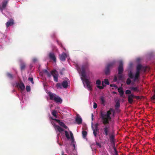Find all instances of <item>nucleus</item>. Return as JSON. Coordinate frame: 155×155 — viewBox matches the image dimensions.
<instances>
[{"instance_id":"nucleus-30","label":"nucleus","mask_w":155,"mask_h":155,"mask_svg":"<svg viewBox=\"0 0 155 155\" xmlns=\"http://www.w3.org/2000/svg\"><path fill=\"white\" fill-rule=\"evenodd\" d=\"M87 87L88 90H89L90 91H92V89L91 87V84L87 85Z\"/></svg>"},{"instance_id":"nucleus-12","label":"nucleus","mask_w":155,"mask_h":155,"mask_svg":"<svg viewBox=\"0 0 155 155\" xmlns=\"http://www.w3.org/2000/svg\"><path fill=\"white\" fill-rule=\"evenodd\" d=\"M18 86L20 88L21 91H22L25 90V86L22 82H20L18 84Z\"/></svg>"},{"instance_id":"nucleus-2","label":"nucleus","mask_w":155,"mask_h":155,"mask_svg":"<svg viewBox=\"0 0 155 155\" xmlns=\"http://www.w3.org/2000/svg\"><path fill=\"white\" fill-rule=\"evenodd\" d=\"M89 66L88 63H86L82 66L81 69L79 67L77 68V70L79 73H81V75L82 76L81 78V80L85 82L87 86L90 84L91 83L88 79L86 78V71H88V70Z\"/></svg>"},{"instance_id":"nucleus-31","label":"nucleus","mask_w":155,"mask_h":155,"mask_svg":"<svg viewBox=\"0 0 155 155\" xmlns=\"http://www.w3.org/2000/svg\"><path fill=\"white\" fill-rule=\"evenodd\" d=\"M131 81L129 78H128L126 81V84L127 85H129L130 84Z\"/></svg>"},{"instance_id":"nucleus-27","label":"nucleus","mask_w":155,"mask_h":155,"mask_svg":"<svg viewBox=\"0 0 155 155\" xmlns=\"http://www.w3.org/2000/svg\"><path fill=\"white\" fill-rule=\"evenodd\" d=\"M25 64L23 63L21 64L20 68L21 70H23L25 69Z\"/></svg>"},{"instance_id":"nucleus-55","label":"nucleus","mask_w":155,"mask_h":155,"mask_svg":"<svg viewBox=\"0 0 155 155\" xmlns=\"http://www.w3.org/2000/svg\"><path fill=\"white\" fill-rule=\"evenodd\" d=\"M60 74H63V73H62V71H61V72H60Z\"/></svg>"},{"instance_id":"nucleus-24","label":"nucleus","mask_w":155,"mask_h":155,"mask_svg":"<svg viewBox=\"0 0 155 155\" xmlns=\"http://www.w3.org/2000/svg\"><path fill=\"white\" fill-rule=\"evenodd\" d=\"M57 111L56 110H53L52 112V114L55 118L57 117Z\"/></svg>"},{"instance_id":"nucleus-23","label":"nucleus","mask_w":155,"mask_h":155,"mask_svg":"<svg viewBox=\"0 0 155 155\" xmlns=\"http://www.w3.org/2000/svg\"><path fill=\"white\" fill-rule=\"evenodd\" d=\"M7 76L9 78L11 79H13V75L9 73H7Z\"/></svg>"},{"instance_id":"nucleus-44","label":"nucleus","mask_w":155,"mask_h":155,"mask_svg":"<svg viewBox=\"0 0 155 155\" xmlns=\"http://www.w3.org/2000/svg\"><path fill=\"white\" fill-rule=\"evenodd\" d=\"M97 131H94L93 132V134L95 137H96L97 135Z\"/></svg>"},{"instance_id":"nucleus-57","label":"nucleus","mask_w":155,"mask_h":155,"mask_svg":"<svg viewBox=\"0 0 155 155\" xmlns=\"http://www.w3.org/2000/svg\"><path fill=\"white\" fill-rule=\"evenodd\" d=\"M73 145V146L74 147H75V145L74 144Z\"/></svg>"},{"instance_id":"nucleus-47","label":"nucleus","mask_w":155,"mask_h":155,"mask_svg":"<svg viewBox=\"0 0 155 155\" xmlns=\"http://www.w3.org/2000/svg\"><path fill=\"white\" fill-rule=\"evenodd\" d=\"M46 74H47V76L49 77H50L51 76V73L50 74L49 72L48 73H47Z\"/></svg>"},{"instance_id":"nucleus-42","label":"nucleus","mask_w":155,"mask_h":155,"mask_svg":"<svg viewBox=\"0 0 155 155\" xmlns=\"http://www.w3.org/2000/svg\"><path fill=\"white\" fill-rule=\"evenodd\" d=\"M96 145L98 146H99V147L101 148V145L100 143H98L97 142H96Z\"/></svg>"},{"instance_id":"nucleus-17","label":"nucleus","mask_w":155,"mask_h":155,"mask_svg":"<svg viewBox=\"0 0 155 155\" xmlns=\"http://www.w3.org/2000/svg\"><path fill=\"white\" fill-rule=\"evenodd\" d=\"M99 124L98 123H96L94 124V128L93 126H92V129L94 131H98L99 130L98 129V126Z\"/></svg>"},{"instance_id":"nucleus-36","label":"nucleus","mask_w":155,"mask_h":155,"mask_svg":"<svg viewBox=\"0 0 155 155\" xmlns=\"http://www.w3.org/2000/svg\"><path fill=\"white\" fill-rule=\"evenodd\" d=\"M125 93L126 94H130L131 93V91L129 90H126Z\"/></svg>"},{"instance_id":"nucleus-56","label":"nucleus","mask_w":155,"mask_h":155,"mask_svg":"<svg viewBox=\"0 0 155 155\" xmlns=\"http://www.w3.org/2000/svg\"><path fill=\"white\" fill-rule=\"evenodd\" d=\"M113 93H114V94H116V93H117L116 92H114Z\"/></svg>"},{"instance_id":"nucleus-52","label":"nucleus","mask_w":155,"mask_h":155,"mask_svg":"<svg viewBox=\"0 0 155 155\" xmlns=\"http://www.w3.org/2000/svg\"><path fill=\"white\" fill-rule=\"evenodd\" d=\"M92 120H93L94 115L93 114H91Z\"/></svg>"},{"instance_id":"nucleus-4","label":"nucleus","mask_w":155,"mask_h":155,"mask_svg":"<svg viewBox=\"0 0 155 155\" xmlns=\"http://www.w3.org/2000/svg\"><path fill=\"white\" fill-rule=\"evenodd\" d=\"M116 62L114 61L108 64L106 67L104 71L106 74L108 75L110 74V69L114 67L115 65Z\"/></svg>"},{"instance_id":"nucleus-54","label":"nucleus","mask_w":155,"mask_h":155,"mask_svg":"<svg viewBox=\"0 0 155 155\" xmlns=\"http://www.w3.org/2000/svg\"><path fill=\"white\" fill-rule=\"evenodd\" d=\"M62 155H67L66 154H64L63 152H62Z\"/></svg>"},{"instance_id":"nucleus-7","label":"nucleus","mask_w":155,"mask_h":155,"mask_svg":"<svg viewBox=\"0 0 155 155\" xmlns=\"http://www.w3.org/2000/svg\"><path fill=\"white\" fill-rule=\"evenodd\" d=\"M124 71L123 67V62L122 61H120L119 62V64L118 68V74H122Z\"/></svg>"},{"instance_id":"nucleus-15","label":"nucleus","mask_w":155,"mask_h":155,"mask_svg":"<svg viewBox=\"0 0 155 155\" xmlns=\"http://www.w3.org/2000/svg\"><path fill=\"white\" fill-rule=\"evenodd\" d=\"M75 121L78 124H81L82 123V119L78 114L77 115L75 118Z\"/></svg>"},{"instance_id":"nucleus-11","label":"nucleus","mask_w":155,"mask_h":155,"mask_svg":"<svg viewBox=\"0 0 155 155\" xmlns=\"http://www.w3.org/2000/svg\"><path fill=\"white\" fill-rule=\"evenodd\" d=\"M14 24V21L13 19H10L6 23V27H8L9 26H12Z\"/></svg>"},{"instance_id":"nucleus-41","label":"nucleus","mask_w":155,"mask_h":155,"mask_svg":"<svg viewBox=\"0 0 155 155\" xmlns=\"http://www.w3.org/2000/svg\"><path fill=\"white\" fill-rule=\"evenodd\" d=\"M97 87L99 89H102L104 88V86L103 85V86L97 85Z\"/></svg>"},{"instance_id":"nucleus-40","label":"nucleus","mask_w":155,"mask_h":155,"mask_svg":"<svg viewBox=\"0 0 155 155\" xmlns=\"http://www.w3.org/2000/svg\"><path fill=\"white\" fill-rule=\"evenodd\" d=\"M96 84H97L98 85H99L101 84V81L99 80H97L96 81Z\"/></svg>"},{"instance_id":"nucleus-48","label":"nucleus","mask_w":155,"mask_h":155,"mask_svg":"<svg viewBox=\"0 0 155 155\" xmlns=\"http://www.w3.org/2000/svg\"><path fill=\"white\" fill-rule=\"evenodd\" d=\"M43 71L44 73H46V74L48 72V71L47 70H45V69L44 70H43Z\"/></svg>"},{"instance_id":"nucleus-49","label":"nucleus","mask_w":155,"mask_h":155,"mask_svg":"<svg viewBox=\"0 0 155 155\" xmlns=\"http://www.w3.org/2000/svg\"><path fill=\"white\" fill-rule=\"evenodd\" d=\"M152 99L153 100H155V94L152 97Z\"/></svg>"},{"instance_id":"nucleus-32","label":"nucleus","mask_w":155,"mask_h":155,"mask_svg":"<svg viewBox=\"0 0 155 155\" xmlns=\"http://www.w3.org/2000/svg\"><path fill=\"white\" fill-rule=\"evenodd\" d=\"M26 90L27 92H29L31 90L30 87L29 86L27 85L26 86Z\"/></svg>"},{"instance_id":"nucleus-37","label":"nucleus","mask_w":155,"mask_h":155,"mask_svg":"<svg viewBox=\"0 0 155 155\" xmlns=\"http://www.w3.org/2000/svg\"><path fill=\"white\" fill-rule=\"evenodd\" d=\"M57 42L58 44L61 47L63 48H64V50H65V48L63 47V45L60 42H59V41H57Z\"/></svg>"},{"instance_id":"nucleus-38","label":"nucleus","mask_w":155,"mask_h":155,"mask_svg":"<svg viewBox=\"0 0 155 155\" xmlns=\"http://www.w3.org/2000/svg\"><path fill=\"white\" fill-rule=\"evenodd\" d=\"M70 133L71 140L74 139V137L71 131H70Z\"/></svg>"},{"instance_id":"nucleus-13","label":"nucleus","mask_w":155,"mask_h":155,"mask_svg":"<svg viewBox=\"0 0 155 155\" xmlns=\"http://www.w3.org/2000/svg\"><path fill=\"white\" fill-rule=\"evenodd\" d=\"M59 56L60 59L63 61H65V60L66 58L67 57L66 54L64 52L63 53L61 54H60Z\"/></svg>"},{"instance_id":"nucleus-3","label":"nucleus","mask_w":155,"mask_h":155,"mask_svg":"<svg viewBox=\"0 0 155 155\" xmlns=\"http://www.w3.org/2000/svg\"><path fill=\"white\" fill-rule=\"evenodd\" d=\"M142 65L140 64H138L137 66L136 71L134 77L131 71H130L128 74V77L131 79L134 78V81H135L137 80L140 76V70L142 68Z\"/></svg>"},{"instance_id":"nucleus-25","label":"nucleus","mask_w":155,"mask_h":155,"mask_svg":"<svg viewBox=\"0 0 155 155\" xmlns=\"http://www.w3.org/2000/svg\"><path fill=\"white\" fill-rule=\"evenodd\" d=\"M82 134L83 137L84 138L86 137L87 134V132L86 131L83 130L82 131Z\"/></svg>"},{"instance_id":"nucleus-8","label":"nucleus","mask_w":155,"mask_h":155,"mask_svg":"<svg viewBox=\"0 0 155 155\" xmlns=\"http://www.w3.org/2000/svg\"><path fill=\"white\" fill-rule=\"evenodd\" d=\"M48 57L50 60L53 61L54 62H56V57L54 53L50 52L49 53Z\"/></svg>"},{"instance_id":"nucleus-1","label":"nucleus","mask_w":155,"mask_h":155,"mask_svg":"<svg viewBox=\"0 0 155 155\" xmlns=\"http://www.w3.org/2000/svg\"><path fill=\"white\" fill-rule=\"evenodd\" d=\"M113 112H114V110L110 108L107 112L101 111L100 112L102 122L105 125L103 128L101 130V131L103 134L106 136H108L110 134V127L107 125L109 123L110 121L111 120V117L110 115Z\"/></svg>"},{"instance_id":"nucleus-10","label":"nucleus","mask_w":155,"mask_h":155,"mask_svg":"<svg viewBox=\"0 0 155 155\" xmlns=\"http://www.w3.org/2000/svg\"><path fill=\"white\" fill-rule=\"evenodd\" d=\"M54 127L56 132L58 131L60 133H61L64 131V130L58 125L54 124Z\"/></svg>"},{"instance_id":"nucleus-43","label":"nucleus","mask_w":155,"mask_h":155,"mask_svg":"<svg viewBox=\"0 0 155 155\" xmlns=\"http://www.w3.org/2000/svg\"><path fill=\"white\" fill-rule=\"evenodd\" d=\"M97 107V104L95 103V102H94V105H93V108L94 109L96 108Z\"/></svg>"},{"instance_id":"nucleus-28","label":"nucleus","mask_w":155,"mask_h":155,"mask_svg":"<svg viewBox=\"0 0 155 155\" xmlns=\"http://www.w3.org/2000/svg\"><path fill=\"white\" fill-rule=\"evenodd\" d=\"M100 100L101 102V103L102 104H103L105 102V101L103 97L102 96L100 97Z\"/></svg>"},{"instance_id":"nucleus-5","label":"nucleus","mask_w":155,"mask_h":155,"mask_svg":"<svg viewBox=\"0 0 155 155\" xmlns=\"http://www.w3.org/2000/svg\"><path fill=\"white\" fill-rule=\"evenodd\" d=\"M51 74L53 76L55 81H58V74L57 71L56 70H52L51 72Z\"/></svg>"},{"instance_id":"nucleus-14","label":"nucleus","mask_w":155,"mask_h":155,"mask_svg":"<svg viewBox=\"0 0 155 155\" xmlns=\"http://www.w3.org/2000/svg\"><path fill=\"white\" fill-rule=\"evenodd\" d=\"M134 98V95L131 94L129 95L128 97V101L130 104H132L133 101V99Z\"/></svg>"},{"instance_id":"nucleus-34","label":"nucleus","mask_w":155,"mask_h":155,"mask_svg":"<svg viewBox=\"0 0 155 155\" xmlns=\"http://www.w3.org/2000/svg\"><path fill=\"white\" fill-rule=\"evenodd\" d=\"M28 80L31 81L32 84H34L33 78H32L29 77L28 78Z\"/></svg>"},{"instance_id":"nucleus-45","label":"nucleus","mask_w":155,"mask_h":155,"mask_svg":"<svg viewBox=\"0 0 155 155\" xmlns=\"http://www.w3.org/2000/svg\"><path fill=\"white\" fill-rule=\"evenodd\" d=\"M110 87H117V86L115 84H110Z\"/></svg>"},{"instance_id":"nucleus-6","label":"nucleus","mask_w":155,"mask_h":155,"mask_svg":"<svg viewBox=\"0 0 155 155\" xmlns=\"http://www.w3.org/2000/svg\"><path fill=\"white\" fill-rule=\"evenodd\" d=\"M9 1V0H4L3 1L2 6L0 5V9L2 12L6 8Z\"/></svg>"},{"instance_id":"nucleus-51","label":"nucleus","mask_w":155,"mask_h":155,"mask_svg":"<svg viewBox=\"0 0 155 155\" xmlns=\"http://www.w3.org/2000/svg\"><path fill=\"white\" fill-rule=\"evenodd\" d=\"M37 61V59L36 58H34L33 59V61L34 62H36Z\"/></svg>"},{"instance_id":"nucleus-29","label":"nucleus","mask_w":155,"mask_h":155,"mask_svg":"<svg viewBox=\"0 0 155 155\" xmlns=\"http://www.w3.org/2000/svg\"><path fill=\"white\" fill-rule=\"evenodd\" d=\"M62 84L60 83H58L56 84V87L58 88L61 89L62 88Z\"/></svg>"},{"instance_id":"nucleus-50","label":"nucleus","mask_w":155,"mask_h":155,"mask_svg":"<svg viewBox=\"0 0 155 155\" xmlns=\"http://www.w3.org/2000/svg\"><path fill=\"white\" fill-rule=\"evenodd\" d=\"M114 81H117V78L116 76L114 77Z\"/></svg>"},{"instance_id":"nucleus-16","label":"nucleus","mask_w":155,"mask_h":155,"mask_svg":"<svg viewBox=\"0 0 155 155\" xmlns=\"http://www.w3.org/2000/svg\"><path fill=\"white\" fill-rule=\"evenodd\" d=\"M48 94L50 97V99L51 100H53L54 99V97H55L56 95L55 94H53L51 92H48Z\"/></svg>"},{"instance_id":"nucleus-18","label":"nucleus","mask_w":155,"mask_h":155,"mask_svg":"<svg viewBox=\"0 0 155 155\" xmlns=\"http://www.w3.org/2000/svg\"><path fill=\"white\" fill-rule=\"evenodd\" d=\"M118 90L120 96L122 97L124 94V91L123 90V88L121 87H119L118 89Z\"/></svg>"},{"instance_id":"nucleus-35","label":"nucleus","mask_w":155,"mask_h":155,"mask_svg":"<svg viewBox=\"0 0 155 155\" xmlns=\"http://www.w3.org/2000/svg\"><path fill=\"white\" fill-rule=\"evenodd\" d=\"M120 106V103L119 102H117L115 104V107L116 108H119Z\"/></svg>"},{"instance_id":"nucleus-9","label":"nucleus","mask_w":155,"mask_h":155,"mask_svg":"<svg viewBox=\"0 0 155 155\" xmlns=\"http://www.w3.org/2000/svg\"><path fill=\"white\" fill-rule=\"evenodd\" d=\"M53 120L56 121H57V122H58L60 125L61 126V127H63L65 129H67V128L68 127H67L65 124L64 123L60 121V120H59L57 119H53Z\"/></svg>"},{"instance_id":"nucleus-26","label":"nucleus","mask_w":155,"mask_h":155,"mask_svg":"<svg viewBox=\"0 0 155 155\" xmlns=\"http://www.w3.org/2000/svg\"><path fill=\"white\" fill-rule=\"evenodd\" d=\"M64 132L65 133L66 137L67 139L68 140L70 138V136L68 131H65Z\"/></svg>"},{"instance_id":"nucleus-19","label":"nucleus","mask_w":155,"mask_h":155,"mask_svg":"<svg viewBox=\"0 0 155 155\" xmlns=\"http://www.w3.org/2000/svg\"><path fill=\"white\" fill-rule=\"evenodd\" d=\"M55 102L57 103H61L62 100L59 97H54V99L53 100Z\"/></svg>"},{"instance_id":"nucleus-22","label":"nucleus","mask_w":155,"mask_h":155,"mask_svg":"<svg viewBox=\"0 0 155 155\" xmlns=\"http://www.w3.org/2000/svg\"><path fill=\"white\" fill-rule=\"evenodd\" d=\"M108 136H109L110 142L111 143L113 142L114 141V135L112 134H110Z\"/></svg>"},{"instance_id":"nucleus-39","label":"nucleus","mask_w":155,"mask_h":155,"mask_svg":"<svg viewBox=\"0 0 155 155\" xmlns=\"http://www.w3.org/2000/svg\"><path fill=\"white\" fill-rule=\"evenodd\" d=\"M104 83L105 84L107 85H109V83L107 79H105L104 80Z\"/></svg>"},{"instance_id":"nucleus-33","label":"nucleus","mask_w":155,"mask_h":155,"mask_svg":"<svg viewBox=\"0 0 155 155\" xmlns=\"http://www.w3.org/2000/svg\"><path fill=\"white\" fill-rule=\"evenodd\" d=\"M119 75L118 76V77L119 80H122L123 79V77L122 75L121 74H119Z\"/></svg>"},{"instance_id":"nucleus-53","label":"nucleus","mask_w":155,"mask_h":155,"mask_svg":"<svg viewBox=\"0 0 155 155\" xmlns=\"http://www.w3.org/2000/svg\"><path fill=\"white\" fill-rule=\"evenodd\" d=\"M72 140V141H71L72 143H74V139H72V140Z\"/></svg>"},{"instance_id":"nucleus-21","label":"nucleus","mask_w":155,"mask_h":155,"mask_svg":"<svg viewBox=\"0 0 155 155\" xmlns=\"http://www.w3.org/2000/svg\"><path fill=\"white\" fill-rule=\"evenodd\" d=\"M129 89L131 91H134V92H138L139 91V90L138 88L137 87H131L129 88Z\"/></svg>"},{"instance_id":"nucleus-20","label":"nucleus","mask_w":155,"mask_h":155,"mask_svg":"<svg viewBox=\"0 0 155 155\" xmlns=\"http://www.w3.org/2000/svg\"><path fill=\"white\" fill-rule=\"evenodd\" d=\"M62 85L64 88H66L68 87V83L66 81H64L62 83Z\"/></svg>"},{"instance_id":"nucleus-46","label":"nucleus","mask_w":155,"mask_h":155,"mask_svg":"<svg viewBox=\"0 0 155 155\" xmlns=\"http://www.w3.org/2000/svg\"><path fill=\"white\" fill-rule=\"evenodd\" d=\"M134 98H135L137 99H140V97L138 96H136L134 95Z\"/></svg>"}]
</instances>
